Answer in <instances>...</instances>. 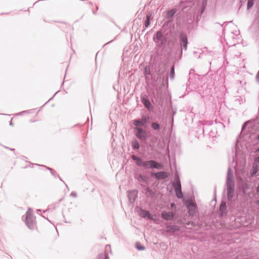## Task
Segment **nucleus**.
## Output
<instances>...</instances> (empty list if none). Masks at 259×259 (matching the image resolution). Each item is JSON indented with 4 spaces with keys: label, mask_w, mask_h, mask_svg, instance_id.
I'll return each instance as SVG.
<instances>
[{
    "label": "nucleus",
    "mask_w": 259,
    "mask_h": 259,
    "mask_svg": "<svg viewBox=\"0 0 259 259\" xmlns=\"http://www.w3.org/2000/svg\"><path fill=\"white\" fill-rule=\"evenodd\" d=\"M134 129L136 132L135 136L138 139L143 141H146L148 140L147 132L144 129L139 127H135Z\"/></svg>",
    "instance_id": "nucleus-6"
},
{
    "label": "nucleus",
    "mask_w": 259,
    "mask_h": 259,
    "mask_svg": "<svg viewBox=\"0 0 259 259\" xmlns=\"http://www.w3.org/2000/svg\"><path fill=\"white\" fill-rule=\"evenodd\" d=\"M232 53H230V59L231 60H232L233 58H232Z\"/></svg>",
    "instance_id": "nucleus-41"
},
{
    "label": "nucleus",
    "mask_w": 259,
    "mask_h": 259,
    "mask_svg": "<svg viewBox=\"0 0 259 259\" xmlns=\"http://www.w3.org/2000/svg\"><path fill=\"white\" fill-rule=\"evenodd\" d=\"M111 42H112V40L109 41V43H110Z\"/></svg>",
    "instance_id": "nucleus-50"
},
{
    "label": "nucleus",
    "mask_w": 259,
    "mask_h": 259,
    "mask_svg": "<svg viewBox=\"0 0 259 259\" xmlns=\"http://www.w3.org/2000/svg\"><path fill=\"white\" fill-rule=\"evenodd\" d=\"M170 205L171 207L175 206V204L174 203H171Z\"/></svg>",
    "instance_id": "nucleus-39"
},
{
    "label": "nucleus",
    "mask_w": 259,
    "mask_h": 259,
    "mask_svg": "<svg viewBox=\"0 0 259 259\" xmlns=\"http://www.w3.org/2000/svg\"><path fill=\"white\" fill-rule=\"evenodd\" d=\"M234 51L232 52V55H234Z\"/></svg>",
    "instance_id": "nucleus-48"
},
{
    "label": "nucleus",
    "mask_w": 259,
    "mask_h": 259,
    "mask_svg": "<svg viewBox=\"0 0 259 259\" xmlns=\"http://www.w3.org/2000/svg\"><path fill=\"white\" fill-rule=\"evenodd\" d=\"M256 139L259 141V133L258 134L257 137L256 138Z\"/></svg>",
    "instance_id": "nucleus-43"
},
{
    "label": "nucleus",
    "mask_w": 259,
    "mask_h": 259,
    "mask_svg": "<svg viewBox=\"0 0 259 259\" xmlns=\"http://www.w3.org/2000/svg\"><path fill=\"white\" fill-rule=\"evenodd\" d=\"M144 74L145 76L146 79L148 78V77L147 75H151V71H150V68L149 66H146L144 69Z\"/></svg>",
    "instance_id": "nucleus-24"
},
{
    "label": "nucleus",
    "mask_w": 259,
    "mask_h": 259,
    "mask_svg": "<svg viewBox=\"0 0 259 259\" xmlns=\"http://www.w3.org/2000/svg\"><path fill=\"white\" fill-rule=\"evenodd\" d=\"M141 100L145 107L149 111L153 110V107L146 95L141 96Z\"/></svg>",
    "instance_id": "nucleus-10"
},
{
    "label": "nucleus",
    "mask_w": 259,
    "mask_h": 259,
    "mask_svg": "<svg viewBox=\"0 0 259 259\" xmlns=\"http://www.w3.org/2000/svg\"><path fill=\"white\" fill-rule=\"evenodd\" d=\"M188 44V37L186 34L185 33H181L180 34V45L181 47L180 50L181 55H182L183 50H187Z\"/></svg>",
    "instance_id": "nucleus-7"
},
{
    "label": "nucleus",
    "mask_w": 259,
    "mask_h": 259,
    "mask_svg": "<svg viewBox=\"0 0 259 259\" xmlns=\"http://www.w3.org/2000/svg\"><path fill=\"white\" fill-rule=\"evenodd\" d=\"M111 42H112V40L109 41V43H110Z\"/></svg>",
    "instance_id": "nucleus-51"
},
{
    "label": "nucleus",
    "mask_w": 259,
    "mask_h": 259,
    "mask_svg": "<svg viewBox=\"0 0 259 259\" xmlns=\"http://www.w3.org/2000/svg\"><path fill=\"white\" fill-rule=\"evenodd\" d=\"M10 125L11 126H13L14 125V123L12 122V121L10 122Z\"/></svg>",
    "instance_id": "nucleus-40"
},
{
    "label": "nucleus",
    "mask_w": 259,
    "mask_h": 259,
    "mask_svg": "<svg viewBox=\"0 0 259 259\" xmlns=\"http://www.w3.org/2000/svg\"><path fill=\"white\" fill-rule=\"evenodd\" d=\"M151 126L152 130L155 132L156 134H161V126L160 124L157 122H152L151 123Z\"/></svg>",
    "instance_id": "nucleus-14"
},
{
    "label": "nucleus",
    "mask_w": 259,
    "mask_h": 259,
    "mask_svg": "<svg viewBox=\"0 0 259 259\" xmlns=\"http://www.w3.org/2000/svg\"><path fill=\"white\" fill-rule=\"evenodd\" d=\"M47 168L50 171L51 174L54 176L55 178H59L60 181L63 182L66 186L67 187V185L64 183V182L61 179V178L57 174V172L55 170H54L53 169L50 168V167H47Z\"/></svg>",
    "instance_id": "nucleus-25"
},
{
    "label": "nucleus",
    "mask_w": 259,
    "mask_h": 259,
    "mask_svg": "<svg viewBox=\"0 0 259 259\" xmlns=\"http://www.w3.org/2000/svg\"><path fill=\"white\" fill-rule=\"evenodd\" d=\"M175 65L173 64L172 65V66L171 67V68H170V75H169L170 78L171 79H173L174 78V77H175Z\"/></svg>",
    "instance_id": "nucleus-27"
},
{
    "label": "nucleus",
    "mask_w": 259,
    "mask_h": 259,
    "mask_svg": "<svg viewBox=\"0 0 259 259\" xmlns=\"http://www.w3.org/2000/svg\"><path fill=\"white\" fill-rule=\"evenodd\" d=\"M70 196L75 198L77 197V194H76V192H72L70 194Z\"/></svg>",
    "instance_id": "nucleus-32"
},
{
    "label": "nucleus",
    "mask_w": 259,
    "mask_h": 259,
    "mask_svg": "<svg viewBox=\"0 0 259 259\" xmlns=\"http://www.w3.org/2000/svg\"><path fill=\"white\" fill-rule=\"evenodd\" d=\"M166 230L165 232L167 233H175L179 231L180 229V226L178 225H166Z\"/></svg>",
    "instance_id": "nucleus-13"
},
{
    "label": "nucleus",
    "mask_w": 259,
    "mask_h": 259,
    "mask_svg": "<svg viewBox=\"0 0 259 259\" xmlns=\"http://www.w3.org/2000/svg\"><path fill=\"white\" fill-rule=\"evenodd\" d=\"M175 215V213L173 212H167L163 211L161 212V218L166 221L173 220Z\"/></svg>",
    "instance_id": "nucleus-12"
},
{
    "label": "nucleus",
    "mask_w": 259,
    "mask_h": 259,
    "mask_svg": "<svg viewBox=\"0 0 259 259\" xmlns=\"http://www.w3.org/2000/svg\"><path fill=\"white\" fill-rule=\"evenodd\" d=\"M135 178L138 181H142L143 182H146L147 180V177L142 175V174H136L135 175Z\"/></svg>",
    "instance_id": "nucleus-20"
},
{
    "label": "nucleus",
    "mask_w": 259,
    "mask_h": 259,
    "mask_svg": "<svg viewBox=\"0 0 259 259\" xmlns=\"http://www.w3.org/2000/svg\"><path fill=\"white\" fill-rule=\"evenodd\" d=\"M185 205L189 211H195L196 207V204L189 200L186 201Z\"/></svg>",
    "instance_id": "nucleus-18"
},
{
    "label": "nucleus",
    "mask_w": 259,
    "mask_h": 259,
    "mask_svg": "<svg viewBox=\"0 0 259 259\" xmlns=\"http://www.w3.org/2000/svg\"><path fill=\"white\" fill-rule=\"evenodd\" d=\"M132 146L134 150H138L140 148V144L137 140H134L132 142Z\"/></svg>",
    "instance_id": "nucleus-23"
},
{
    "label": "nucleus",
    "mask_w": 259,
    "mask_h": 259,
    "mask_svg": "<svg viewBox=\"0 0 259 259\" xmlns=\"http://www.w3.org/2000/svg\"><path fill=\"white\" fill-rule=\"evenodd\" d=\"M227 189V197L229 201H231L234 196L235 185L233 182H226Z\"/></svg>",
    "instance_id": "nucleus-8"
},
{
    "label": "nucleus",
    "mask_w": 259,
    "mask_h": 259,
    "mask_svg": "<svg viewBox=\"0 0 259 259\" xmlns=\"http://www.w3.org/2000/svg\"><path fill=\"white\" fill-rule=\"evenodd\" d=\"M149 117L148 116L142 115L141 118H138L133 120V124L136 127H148V122H149Z\"/></svg>",
    "instance_id": "nucleus-5"
},
{
    "label": "nucleus",
    "mask_w": 259,
    "mask_h": 259,
    "mask_svg": "<svg viewBox=\"0 0 259 259\" xmlns=\"http://www.w3.org/2000/svg\"><path fill=\"white\" fill-rule=\"evenodd\" d=\"M98 259H109V257L106 252L104 253H101L99 255Z\"/></svg>",
    "instance_id": "nucleus-30"
},
{
    "label": "nucleus",
    "mask_w": 259,
    "mask_h": 259,
    "mask_svg": "<svg viewBox=\"0 0 259 259\" xmlns=\"http://www.w3.org/2000/svg\"><path fill=\"white\" fill-rule=\"evenodd\" d=\"M150 175L152 177H154L155 179L159 180L165 179L169 176L168 172L164 171H161L157 172H151Z\"/></svg>",
    "instance_id": "nucleus-9"
},
{
    "label": "nucleus",
    "mask_w": 259,
    "mask_h": 259,
    "mask_svg": "<svg viewBox=\"0 0 259 259\" xmlns=\"http://www.w3.org/2000/svg\"><path fill=\"white\" fill-rule=\"evenodd\" d=\"M110 247H111L110 245H107L106 246V250H107L108 248L110 249Z\"/></svg>",
    "instance_id": "nucleus-36"
},
{
    "label": "nucleus",
    "mask_w": 259,
    "mask_h": 259,
    "mask_svg": "<svg viewBox=\"0 0 259 259\" xmlns=\"http://www.w3.org/2000/svg\"><path fill=\"white\" fill-rule=\"evenodd\" d=\"M26 112V111H23V112H20V113H18V114H20H20H21L22 113H23V112Z\"/></svg>",
    "instance_id": "nucleus-42"
},
{
    "label": "nucleus",
    "mask_w": 259,
    "mask_h": 259,
    "mask_svg": "<svg viewBox=\"0 0 259 259\" xmlns=\"http://www.w3.org/2000/svg\"><path fill=\"white\" fill-rule=\"evenodd\" d=\"M111 42H112V40L109 41V43H110Z\"/></svg>",
    "instance_id": "nucleus-49"
},
{
    "label": "nucleus",
    "mask_w": 259,
    "mask_h": 259,
    "mask_svg": "<svg viewBox=\"0 0 259 259\" xmlns=\"http://www.w3.org/2000/svg\"><path fill=\"white\" fill-rule=\"evenodd\" d=\"M255 173H256V172H255V171H253V172H252V175H254Z\"/></svg>",
    "instance_id": "nucleus-44"
},
{
    "label": "nucleus",
    "mask_w": 259,
    "mask_h": 259,
    "mask_svg": "<svg viewBox=\"0 0 259 259\" xmlns=\"http://www.w3.org/2000/svg\"><path fill=\"white\" fill-rule=\"evenodd\" d=\"M151 19V16L147 15L145 20L144 25L146 28H147L150 24V20Z\"/></svg>",
    "instance_id": "nucleus-26"
},
{
    "label": "nucleus",
    "mask_w": 259,
    "mask_h": 259,
    "mask_svg": "<svg viewBox=\"0 0 259 259\" xmlns=\"http://www.w3.org/2000/svg\"><path fill=\"white\" fill-rule=\"evenodd\" d=\"M172 185L175 189L177 197L178 199H182L184 195L182 192L181 183L178 173H176L175 175L174 181L172 183Z\"/></svg>",
    "instance_id": "nucleus-2"
},
{
    "label": "nucleus",
    "mask_w": 259,
    "mask_h": 259,
    "mask_svg": "<svg viewBox=\"0 0 259 259\" xmlns=\"http://www.w3.org/2000/svg\"><path fill=\"white\" fill-rule=\"evenodd\" d=\"M254 160L256 162L259 163V156L255 157L254 158Z\"/></svg>",
    "instance_id": "nucleus-34"
},
{
    "label": "nucleus",
    "mask_w": 259,
    "mask_h": 259,
    "mask_svg": "<svg viewBox=\"0 0 259 259\" xmlns=\"http://www.w3.org/2000/svg\"><path fill=\"white\" fill-rule=\"evenodd\" d=\"M172 22V20H169V21L168 22V23H170V22Z\"/></svg>",
    "instance_id": "nucleus-45"
},
{
    "label": "nucleus",
    "mask_w": 259,
    "mask_h": 259,
    "mask_svg": "<svg viewBox=\"0 0 259 259\" xmlns=\"http://www.w3.org/2000/svg\"><path fill=\"white\" fill-rule=\"evenodd\" d=\"M131 158L134 161H136L137 165L142 166L145 169L155 168L157 169H161L163 167L162 164L154 160L144 161L142 159V158L135 155H132L131 156Z\"/></svg>",
    "instance_id": "nucleus-1"
},
{
    "label": "nucleus",
    "mask_w": 259,
    "mask_h": 259,
    "mask_svg": "<svg viewBox=\"0 0 259 259\" xmlns=\"http://www.w3.org/2000/svg\"><path fill=\"white\" fill-rule=\"evenodd\" d=\"M199 123L201 124L202 125H203L204 126L203 127L202 130L203 133H204L205 132V130H207V127L208 126L212 125L213 123V121L212 120H209V121H206V120H202V121H199Z\"/></svg>",
    "instance_id": "nucleus-17"
},
{
    "label": "nucleus",
    "mask_w": 259,
    "mask_h": 259,
    "mask_svg": "<svg viewBox=\"0 0 259 259\" xmlns=\"http://www.w3.org/2000/svg\"><path fill=\"white\" fill-rule=\"evenodd\" d=\"M233 171L230 168V167H229L228 169L226 182H233Z\"/></svg>",
    "instance_id": "nucleus-19"
},
{
    "label": "nucleus",
    "mask_w": 259,
    "mask_h": 259,
    "mask_svg": "<svg viewBox=\"0 0 259 259\" xmlns=\"http://www.w3.org/2000/svg\"><path fill=\"white\" fill-rule=\"evenodd\" d=\"M220 214L219 217L220 218H223L225 215H226L227 213V208L226 203L224 201H222L220 204Z\"/></svg>",
    "instance_id": "nucleus-11"
},
{
    "label": "nucleus",
    "mask_w": 259,
    "mask_h": 259,
    "mask_svg": "<svg viewBox=\"0 0 259 259\" xmlns=\"http://www.w3.org/2000/svg\"><path fill=\"white\" fill-rule=\"evenodd\" d=\"M9 149H10V150H12V151H13V150H14V149H11V148H10Z\"/></svg>",
    "instance_id": "nucleus-46"
},
{
    "label": "nucleus",
    "mask_w": 259,
    "mask_h": 259,
    "mask_svg": "<svg viewBox=\"0 0 259 259\" xmlns=\"http://www.w3.org/2000/svg\"><path fill=\"white\" fill-rule=\"evenodd\" d=\"M140 215L141 217L144 218H148L150 220H153L149 211L143 209H140Z\"/></svg>",
    "instance_id": "nucleus-16"
},
{
    "label": "nucleus",
    "mask_w": 259,
    "mask_h": 259,
    "mask_svg": "<svg viewBox=\"0 0 259 259\" xmlns=\"http://www.w3.org/2000/svg\"><path fill=\"white\" fill-rule=\"evenodd\" d=\"M255 153H258L259 152V147L258 148H257L256 149H255V151H254Z\"/></svg>",
    "instance_id": "nucleus-37"
},
{
    "label": "nucleus",
    "mask_w": 259,
    "mask_h": 259,
    "mask_svg": "<svg viewBox=\"0 0 259 259\" xmlns=\"http://www.w3.org/2000/svg\"><path fill=\"white\" fill-rule=\"evenodd\" d=\"M241 189L242 193L245 194L247 193V190L249 189V185L246 183L243 182L241 185Z\"/></svg>",
    "instance_id": "nucleus-22"
},
{
    "label": "nucleus",
    "mask_w": 259,
    "mask_h": 259,
    "mask_svg": "<svg viewBox=\"0 0 259 259\" xmlns=\"http://www.w3.org/2000/svg\"><path fill=\"white\" fill-rule=\"evenodd\" d=\"M215 123L217 124L219 126H220V127H222V128H224L225 127V125L224 124L222 123V122H215Z\"/></svg>",
    "instance_id": "nucleus-31"
},
{
    "label": "nucleus",
    "mask_w": 259,
    "mask_h": 259,
    "mask_svg": "<svg viewBox=\"0 0 259 259\" xmlns=\"http://www.w3.org/2000/svg\"><path fill=\"white\" fill-rule=\"evenodd\" d=\"M30 210V209L29 208L26 211L25 222L28 228L33 229L35 226V217Z\"/></svg>",
    "instance_id": "nucleus-4"
},
{
    "label": "nucleus",
    "mask_w": 259,
    "mask_h": 259,
    "mask_svg": "<svg viewBox=\"0 0 259 259\" xmlns=\"http://www.w3.org/2000/svg\"><path fill=\"white\" fill-rule=\"evenodd\" d=\"M255 203L257 205H259V199L256 200L255 202Z\"/></svg>",
    "instance_id": "nucleus-38"
},
{
    "label": "nucleus",
    "mask_w": 259,
    "mask_h": 259,
    "mask_svg": "<svg viewBox=\"0 0 259 259\" xmlns=\"http://www.w3.org/2000/svg\"><path fill=\"white\" fill-rule=\"evenodd\" d=\"M247 123V122H245V123H243L242 127V130H243L245 128V127L246 126Z\"/></svg>",
    "instance_id": "nucleus-35"
},
{
    "label": "nucleus",
    "mask_w": 259,
    "mask_h": 259,
    "mask_svg": "<svg viewBox=\"0 0 259 259\" xmlns=\"http://www.w3.org/2000/svg\"><path fill=\"white\" fill-rule=\"evenodd\" d=\"M256 194L259 196V183L258 184L257 187H256Z\"/></svg>",
    "instance_id": "nucleus-33"
},
{
    "label": "nucleus",
    "mask_w": 259,
    "mask_h": 259,
    "mask_svg": "<svg viewBox=\"0 0 259 259\" xmlns=\"http://www.w3.org/2000/svg\"><path fill=\"white\" fill-rule=\"evenodd\" d=\"M144 193L148 198L153 199L155 196V193L148 187L144 189Z\"/></svg>",
    "instance_id": "nucleus-15"
},
{
    "label": "nucleus",
    "mask_w": 259,
    "mask_h": 259,
    "mask_svg": "<svg viewBox=\"0 0 259 259\" xmlns=\"http://www.w3.org/2000/svg\"><path fill=\"white\" fill-rule=\"evenodd\" d=\"M255 0H247V9L250 10L253 6Z\"/></svg>",
    "instance_id": "nucleus-28"
},
{
    "label": "nucleus",
    "mask_w": 259,
    "mask_h": 259,
    "mask_svg": "<svg viewBox=\"0 0 259 259\" xmlns=\"http://www.w3.org/2000/svg\"><path fill=\"white\" fill-rule=\"evenodd\" d=\"M153 40L157 43V47L162 48L166 46L167 39L161 31H157L153 36Z\"/></svg>",
    "instance_id": "nucleus-3"
},
{
    "label": "nucleus",
    "mask_w": 259,
    "mask_h": 259,
    "mask_svg": "<svg viewBox=\"0 0 259 259\" xmlns=\"http://www.w3.org/2000/svg\"><path fill=\"white\" fill-rule=\"evenodd\" d=\"M234 160H235V158H234V157H233V162L234 161Z\"/></svg>",
    "instance_id": "nucleus-47"
},
{
    "label": "nucleus",
    "mask_w": 259,
    "mask_h": 259,
    "mask_svg": "<svg viewBox=\"0 0 259 259\" xmlns=\"http://www.w3.org/2000/svg\"><path fill=\"white\" fill-rule=\"evenodd\" d=\"M176 10L175 9H172L169 11H168L166 12L165 17L167 19L171 18L176 13Z\"/></svg>",
    "instance_id": "nucleus-21"
},
{
    "label": "nucleus",
    "mask_w": 259,
    "mask_h": 259,
    "mask_svg": "<svg viewBox=\"0 0 259 259\" xmlns=\"http://www.w3.org/2000/svg\"><path fill=\"white\" fill-rule=\"evenodd\" d=\"M136 247L139 250H143L145 249V247L139 242H136Z\"/></svg>",
    "instance_id": "nucleus-29"
}]
</instances>
